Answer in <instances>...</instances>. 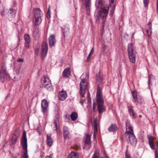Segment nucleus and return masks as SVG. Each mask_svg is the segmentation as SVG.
Returning a JSON list of instances; mask_svg holds the SVG:
<instances>
[{
	"mask_svg": "<svg viewBox=\"0 0 158 158\" xmlns=\"http://www.w3.org/2000/svg\"><path fill=\"white\" fill-rule=\"evenodd\" d=\"M95 6L97 8L101 9L98 12V17H101L102 18V24H104L108 14L109 6L107 5H103L100 0H96Z\"/></svg>",
	"mask_w": 158,
	"mask_h": 158,
	"instance_id": "f257e3e1",
	"label": "nucleus"
},
{
	"mask_svg": "<svg viewBox=\"0 0 158 158\" xmlns=\"http://www.w3.org/2000/svg\"><path fill=\"white\" fill-rule=\"evenodd\" d=\"M126 138L128 142L135 146L137 143V139L133 133V128L128 122L126 123Z\"/></svg>",
	"mask_w": 158,
	"mask_h": 158,
	"instance_id": "f03ea898",
	"label": "nucleus"
},
{
	"mask_svg": "<svg viewBox=\"0 0 158 158\" xmlns=\"http://www.w3.org/2000/svg\"><path fill=\"white\" fill-rule=\"evenodd\" d=\"M97 104L94 102L93 103V110L95 112L96 107L98 105V110L99 114L102 113L105 110V107L104 106V100L102 97L101 91L99 90H97L96 94Z\"/></svg>",
	"mask_w": 158,
	"mask_h": 158,
	"instance_id": "7ed1b4c3",
	"label": "nucleus"
},
{
	"mask_svg": "<svg viewBox=\"0 0 158 158\" xmlns=\"http://www.w3.org/2000/svg\"><path fill=\"white\" fill-rule=\"evenodd\" d=\"M21 144L22 148L23 150L24 151L23 154L21 156V158H28L27 149V139L26 137V132L25 131L23 133Z\"/></svg>",
	"mask_w": 158,
	"mask_h": 158,
	"instance_id": "20e7f679",
	"label": "nucleus"
},
{
	"mask_svg": "<svg viewBox=\"0 0 158 158\" xmlns=\"http://www.w3.org/2000/svg\"><path fill=\"white\" fill-rule=\"evenodd\" d=\"M34 18L33 19V22L35 25H38L41 23V17L43 16V13L39 8L33 9Z\"/></svg>",
	"mask_w": 158,
	"mask_h": 158,
	"instance_id": "39448f33",
	"label": "nucleus"
},
{
	"mask_svg": "<svg viewBox=\"0 0 158 158\" xmlns=\"http://www.w3.org/2000/svg\"><path fill=\"white\" fill-rule=\"evenodd\" d=\"M135 48L133 44L130 43L129 44L128 47V53L130 61L132 63H135Z\"/></svg>",
	"mask_w": 158,
	"mask_h": 158,
	"instance_id": "423d86ee",
	"label": "nucleus"
},
{
	"mask_svg": "<svg viewBox=\"0 0 158 158\" xmlns=\"http://www.w3.org/2000/svg\"><path fill=\"white\" fill-rule=\"evenodd\" d=\"M41 83L45 89L49 91L53 89V87L49 78L46 76H44L41 78Z\"/></svg>",
	"mask_w": 158,
	"mask_h": 158,
	"instance_id": "0eeeda50",
	"label": "nucleus"
},
{
	"mask_svg": "<svg viewBox=\"0 0 158 158\" xmlns=\"http://www.w3.org/2000/svg\"><path fill=\"white\" fill-rule=\"evenodd\" d=\"M87 86V83L85 79H82L80 83V93L82 97L84 96L86 93V89Z\"/></svg>",
	"mask_w": 158,
	"mask_h": 158,
	"instance_id": "6e6552de",
	"label": "nucleus"
},
{
	"mask_svg": "<svg viewBox=\"0 0 158 158\" xmlns=\"http://www.w3.org/2000/svg\"><path fill=\"white\" fill-rule=\"evenodd\" d=\"M48 50V45L46 42H44L41 47V57L44 58L46 56Z\"/></svg>",
	"mask_w": 158,
	"mask_h": 158,
	"instance_id": "1a4fd4ad",
	"label": "nucleus"
},
{
	"mask_svg": "<svg viewBox=\"0 0 158 158\" xmlns=\"http://www.w3.org/2000/svg\"><path fill=\"white\" fill-rule=\"evenodd\" d=\"M48 106V103L46 99L43 100L41 102L42 111L44 113L47 112Z\"/></svg>",
	"mask_w": 158,
	"mask_h": 158,
	"instance_id": "9d476101",
	"label": "nucleus"
},
{
	"mask_svg": "<svg viewBox=\"0 0 158 158\" xmlns=\"http://www.w3.org/2000/svg\"><path fill=\"white\" fill-rule=\"evenodd\" d=\"M67 96L66 92L64 90H62L58 94V98L60 100L64 101L65 100Z\"/></svg>",
	"mask_w": 158,
	"mask_h": 158,
	"instance_id": "9b49d317",
	"label": "nucleus"
},
{
	"mask_svg": "<svg viewBox=\"0 0 158 158\" xmlns=\"http://www.w3.org/2000/svg\"><path fill=\"white\" fill-rule=\"evenodd\" d=\"M48 40L49 46L51 47L54 46L56 42L55 36L53 35H51Z\"/></svg>",
	"mask_w": 158,
	"mask_h": 158,
	"instance_id": "f8f14e48",
	"label": "nucleus"
},
{
	"mask_svg": "<svg viewBox=\"0 0 158 158\" xmlns=\"http://www.w3.org/2000/svg\"><path fill=\"white\" fill-rule=\"evenodd\" d=\"M91 135L85 134V145L86 146H87L88 149H89L90 148L91 141H90Z\"/></svg>",
	"mask_w": 158,
	"mask_h": 158,
	"instance_id": "ddd939ff",
	"label": "nucleus"
},
{
	"mask_svg": "<svg viewBox=\"0 0 158 158\" xmlns=\"http://www.w3.org/2000/svg\"><path fill=\"white\" fill-rule=\"evenodd\" d=\"M147 33L149 37L151 36L152 33V23L149 22L146 28Z\"/></svg>",
	"mask_w": 158,
	"mask_h": 158,
	"instance_id": "4468645a",
	"label": "nucleus"
},
{
	"mask_svg": "<svg viewBox=\"0 0 158 158\" xmlns=\"http://www.w3.org/2000/svg\"><path fill=\"white\" fill-rule=\"evenodd\" d=\"M71 74V71L70 69L69 68H65L64 70L62 75L65 78H68Z\"/></svg>",
	"mask_w": 158,
	"mask_h": 158,
	"instance_id": "2eb2a0df",
	"label": "nucleus"
},
{
	"mask_svg": "<svg viewBox=\"0 0 158 158\" xmlns=\"http://www.w3.org/2000/svg\"><path fill=\"white\" fill-rule=\"evenodd\" d=\"M64 136L65 138L69 139L70 138L69 135V132L68 127L66 126H64L63 128Z\"/></svg>",
	"mask_w": 158,
	"mask_h": 158,
	"instance_id": "dca6fc26",
	"label": "nucleus"
},
{
	"mask_svg": "<svg viewBox=\"0 0 158 158\" xmlns=\"http://www.w3.org/2000/svg\"><path fill=\"white\" fill-rule=\"evenodd\" d=\"M94 138L95 139L96 137V135L98 131V123L97 119H94Z\"/></svg>",
	"mask_w": 158,
	"mask_h": 158,
	"instance_id": "f3484780",
	"label": "nucleus"
},
{
	"mask_svg": "<svg viewBox=\"0 0 158 158\" xmlns=\"http://www.w3.org/2000/svg\"><path fill=\"white\" fill-rule=\"evenodd\" d=\"M62 30L64 34V36H65L68 33H69V26L68 24H66L64 27H61Z\"/></svg>",
	"mask_w": 158,
	"mask_h": 158,
	"instance_id": "a211bd4d",
	"label": "nucleus"
},
{
	"mask_svg": "<svg viewBox=\"0 0 158 158\" xmlns=\"http://www.w3.org/2000/svg\"><path fill=\"white\" fill-rule=\"evenodd\" d=\"M0 74V78L2 82L9 78V76L7 73H1Z\"/></svg>",
	"mask_w": 158,
	"mask_h": 158,
	"instance_id": "6ab92c4d",
	"label": "nucleus"
},
{
	"mask_svg": "<svg viewBox=\"0 0 158 158\" xmlns=\"http://www.w3.org/2000/svg\"><path fill=\"white\" fill-rule=\"evenodd\" d=\"M47 144L48 146L51 147L53 143V140L51 137L48 135L47 136Z\"/></svg>",
	"mask_w": 158,
	"mask_h": 158,
	"instance_id": "aec40b11",
	"label": "nucleus"
},
{
	"mask_svg": "<svg viewBox=\"0 0 158 158\" xmlns=\"http://www.w3.org/2000/svg\"><path fill=\"white\" fill-rule=\"evenodd\" d=\"M118 127L115 124H112L111 126L108 128V130L109 131H114L117 130Z\"/></svg>",
	"mask_w": 158,
	"mask_h": 158,
	"instance_id": "412c9836",
	"label": "nucleus"
},
{
	"mask_svg": "<svg viewBox=\"0 0 158 158\" xmlns=\"http://www.w3.org/2000/svg\"><path fill=\"white\" fill-rule=\"evenodd\" d=\"M128 110L129 112L130 115L133 117V118H135L136 117V115L134 112L133 109L132 107H128Z\"/></svg>",
	"mask_w": 158,
	"mask_h": 158,
	"instance_id": "4be33fe9",
	"label": "nucleus"
},
{
	"mask_svg": "<svg viewBox=\"0 0 158 158\" xmlns=\"http://www.w3.org/2000/svg\"><path fill=\"white\" fill-rule=\"evenodd\" d=\"M81 1L83 2L84 0H81ZM85 5L86 10L87 11H89V7L90 5V0H85Z\"/></svg>",
	"mask_w": 158,
	"mask_h": 158,
	"instance_id": "5701e85b",
	"label": "nucleus"
},
{
	"mask_svg": "<svg viewBox=\"0 0 158 158\" xmlns=\"http://www.w3.org/2000/svg\"><path fill=\"white\" fill-rule=\"evenodd\" d=\"M70 117L72 120L74 121L76 120L77 118V114L76 112H72L70 115Z\"/></svg>",
	"mask_w": 158,
	"mask_h": 158,
	"instance_id": "b1692460",
	"label": "nucleus"
},
{
	"mask_svg": "<svg viewBox=\"0 0 158 158\" xmlns=\"http://www.w3.org/2000/svg\"><path fill=\"white\" fill-rule=\"evenodd\" d=\"M59 123V120L57 118H56L55 119L54 121V124L55 127L56 128V131L58 133H59L60 132V131L59 128L57 126V124Z\"/></svg>",
	"mask_w": 158,
	"mask_h": 158,
	"instance_id": "393cba45",
	"label": "nucleus"
},
{
	"mask_svg": "<svg viewBox=\"0 0 158 158\" xmlns=\"http://www.w3.org/2000/svg\"><path fill=\"white\" fill-rule=\"evenodd\" d=\"M68 158H78V156L76 152H72L69 154Z\"/></svg>",
	"mask_w": 158,
	"mask_h": 158,
	"instance_id": "a878e982",
	"label": "nucleus"
},
{
	"mask_svg": "<svg viewBox=\"0 0 158 158\" xmlns=\"http://www.w3.org/2000/svg\"><path fill=\"white\" fill-rule=\"evenodd\" d=\"M133 96V101L134 102H138V100L137 97V94L136 92L133 91L132 92Z\"/></svg>",
	"mask_w": 158,
	"mask_h": 158,
	"instance_id": "bb28decb",
	"label": "nucleus"
},
{
	"mask_svg": "<svg viewBox=\"0 0 158 158\" xmlns=\"http://www.w3.org/2000/svg\"><path fill=\"white\" fill-rule=\"evenodd\" d=\"M18 139V137L15 134H14L11 139V143L12 144H15Z\"/></svg>",
	"mask_w": 158,
	"mask_h": 158,
	"instance_id": "cd10ccee",
	"label": "nucleus"
},
{
	"mask_svg": "<svg viewBox=\"0 0 158 158\" xmlns=\"http://www.w3.org/2000/svg\"><path fill=\"white\" fill-rule=\"evenodd\" d=\"M148 142L150 148L152 149H155V146L154 143L152 142L150 138H148Z\"/></svg>",
	"mask_w": 158,
	"mask_h": 158,
	"instance_id": "c85d7f7f",
	"label": "nucleus"
},
{
	"mask_svg": "<svg viewBox=\"0 0 158 158\" xmlns=\"http://www.w3.org/2000/svg\"><path fill=\"white\" fill-rule=\"evenodd\" d=\"M103 52L105 54L109 53V50L107 48V47L105 45H104L103 46Z\"/></svg>",
	"mask_w": 158,
	"mask_h": 158,
	"instance_id": "c756f323",
	"label": "nucleus"
},
{
	"mask_svg": "<svg viewBox=\"0 0 158 158\" xmlns=\"http://www.w3.org/2000/svg\"><path fill=\"white\" fill-rule=\"evenodd\" d=\"M16 10L12 8L10 9V10L9 11L8 13L11 16H13L15 15L16 13Z\"/></svg>",
	"mask_w": 158,
	"mask_h": 158,
	"instance_id": "7c9ffc66",
	"label": "nucleus"
},
{
	"mask_svg": "<svg viewBox=\"0 0 158 158\" xmlns=\"http://www.w3.org/2000/svg\"><path fill=\"white\" fill-rule=\"evenodd\" d=\"M96 78L97 81L98 82H100L102 79V78L100 74L97 75Z\"/></svg>",
	"mask_w": 158,
	"mask_h": 158,
	"instance_id": "2f4dec72",
	"label": "nucleus"
},
{
	"mask_svg": "<svg viewBox=\"0 0 158 158\" xmlns=\"http://www.w3.org/2000/svg\"><path fill=\"white\" fill-rule=\"evenodd\" d=\"M24 39L26 42H30V36L28 35H25L24 36Z\"/></svg>",
	"mask_w": 158,
	"mask_h": 158,
	"instance_id": "473e14b6",
	"label": "nucleus"
},
{
	"mask_svg": "<svg viewBox=\"0 0 158 158\" xmlns=\"http://www.w3.org/2000/svg\"><path fill=\"white\" fill-rule=\"evenodd\" d=\"M98 157L99 155L98 152L95 151L94 154L92 158H98Z\"/></svg>",
	"mask_w": 158,
	"mask_h": 158,
	"instance_id": "72a5a7b5",
	"label": "nucleus"
},
{
	"mask_svg": "<svg viewBox=\"0 0 158 158\" xmlns=\"http://www.w3.org/2000/svg\"><path fill=\"white\" fill-rule=\"evenodd\" d=\"M152 75H149L148 77V83L149 85H150V84L151 83V79L152 78Z\"/></svg>",
	"mask_w": 158,
	"mask_h": 158,
	"instance_id": "f704fd0d",
	"label": "nucleus"
},
{
	"mask_svg": "<svg viewBox=\"0 0 158 158\" xmlns=\"http://www.w3.org/2000/svg\"><path fill=\"white\" fill-rule=\"evenodd\" d=\"M50 11L49 8H48V11L47 13V17L48 18H49L50 17Z\"/></svg>",
	"mask_w": 158,
	"mask_h": 158,
	"instance_id": "c9c22d12",
	"label": "nucleus"
},
{
	"mask_svg": "<svg viewBox=\"0 0 158 158\" xmlns=\"http://www.w3.org/2000/svg\"><path fill=\"white\" fill-rule=\"evenodd\" d=\"M148 0H143V3L145 7L148 6Z\"/></svg>",
	"mask_w": 158,
	"mask_h": 158,
	"instance_id": "e433bc0d",
	"label": "nucleus"
},
{
	"mask_svg": "<svg viewBox=\"0 0 158 158\" xmlns=\"http://www.w3.org/2000/svg\"><path fill=\"white\" fill-rule=\"evenodd\" d=\"M1 13H0L1 15L2 16H4L5 15V8L1 9Z\"/></svg>",
	"mask_w": 158,
	"mask_h": 158,
	"instance_id": "4c0bfd02",
	"label": "nucleus"
},
{
	"mask_svg": "<svg viewBox=\"0 0 158 158\" xmlns=\"http://www.w3.org/2000/svg\"><path fill=\"white\" fill-rule=\"evenodd\" d=\"M155 156L156 158H158V150L156 149V150L155 152Z\"/></svg>",
	"mask_w": 158,
	"mask_h": 158,
	"instance_id": "58836bf2",
	"label": "nucleus"
},
{
	"mask_svg": "<svg viewBox=\"0 0 158 158\" xmlns=\"http://www.w3.org/2000/svg\"><path fill=\"white\" fill-rule=\"evenodd\" d=\"M38 30H35V31H34L33 32V35L34 36H36L38 34Z\"/></svg>",
	"mask_w": 158,
	"mask_h": 158,
	"instance_id": "ea45409f",
	"label": "nucleus"
},
{
	"mask_svg": "<svg viewBox=\"0 0 158 158\" xmlns=\"http://www.w3.org/2000/svg\"><path fill=\"white\" fill-rule=\"evenodd\" d=\"M94 48H92L89 54V56H91V55H92L94 53Z\"/></svg>",
	"mask_w": 158,
	"mask_h": 158,
	"instance_id": "a19ab883",
	"label": "nucleus"
},
{
	"mask_svg": "<svg viewBox=\"0 0 158 158\" xmlns=\"http://www.w3.org/2000/svg\"><path fill=\"white\" fill-rule=\"evenodd\" d=\"M4 65H2V68L3 69V73H7L6 71V69L5 68H4Z\"/></svg>",
	"mask_w": 158,
	"mask_h": 158,
	"instance_id": "79ce46f5",
	"label": "nucleus"
},
{
	"mask_svg": "<svg viewBox=\"0 0 158 158\" xmlns=\"http://www.w3.org/2000/svg\"><path fill=\"white\" fill-rule=\"evenodd\" d=\"M24 61V60L22 59L18 58L17 60V61L18 62H23Z\"/></svg>",
	"mask_w": 158,
	"mask_h": 158,
	"instance_id": "37998d69",
	"label": "nucleus"
},
{
	"mask_svg": "<svg viewBox=\"0 0 158 158\" xmlns=\"http://www.w3.org/2000/svg\"><path fill=\"white\" fill-rule=\"evenodd\" d=\"M30 42H26L25 43V46L26 47H28L29 46V43Z\"/></svg>",
	"mask_w": 158,
	"mask_h": 158,
	"instance_id": "c03bdc74",
	"label": "nucleus"
},
{
	"mask_svg": "<svg viewBox=\"0 0 158 158\" xmlns=\"http://www.w3.org/2000/svg\"><path fill=\"white\" fill-rule=\"evenodd\" d=\"M85 102V100L81 99L80 100V103H81L82 105L83 103Z\"/></svg>",
	"mask_w": 158,
	"mask_h": 158,
	"instance_id": "a18cd8bd",
	"label": "nucleus"
},
{
	"mask_svg": "<svg viewBox=\"0 0 158 158\" xmlns=\"http://www.w3.org/2000/svg\"><path fill=\"white\" fill-rule=\"evenodd\" d=\"M39 51V49L38 48H36L35 49V53L36 54V55L38 54V52Z\"/></svg>",
	"mask_w": 158,
	"mask_h": 158,
	"instance_id": "49530a36",
	"label": "nucleus"
},
{
	"mask_svg": "<svg viewBox=\"0 0 158 158\" xmlns=\"http://www.w3.org/2000/svg\"><path fill=\"white\" fill-rule=\"evenodd\" d=\"M90 56H89V54L87 58L86 61L87 62H88L89 61V60L90 59Z\"/></svg>",
	"mask_w": 158,
	"mask_h": 158,
	"instance_id": "de8ad7c7",
	"label": "nucleus"
},
{
	"mask_svg": "<svg viewBox=\"0 0 158 158\" xmlns=\"http://www.w3.org/2000/svg\"><path fill=\"white\" fill-rule=\"evenodd\" d=\"M70 116L69 114H66L65 115V117L67 118H68V119H69Z\"/></svg>",
	"mask_w": 158,
	"mask_h": 158,
	"instance_id": "09e8293b",
	"label": "nucleus"
},
{
	"mask_svg": "<svg viewBox=\"0 0 158 158\" xmlns=\"http://www.w3.org/2000/svg\"><path fill=\"white\" fill-rule=\"evenodd\" d=\"M52 158V155L51 154H50L49 156H47L45 157V158Z\"/></svg>",
	"mask_w": 158,
	"mask_h": 158,
	"instance_id": "8fccbe9b",
	"label": "nucleus"
},
{
	"mask_svg": "<svg viewBox=\"0 0 158 158\" xmlns=\"http://www.w3.org/2000/svg\"><path fill=\"white\" fill-rule=\"evenodd\" d=\"M41 156L42 157H44V153H42L41 154Z\"/></svg>",
	"mask_w": 158,
	"mask_h": 158,
	"instance_id": "3c124183",
	"label": "nucleus"
},
{
	"mask_svg": "<svg viewBox=\"0 0 158 158\" xmlns=\"http://www.w3.org/2000/svg\"><path fill=\"white\" fill-rule=\"evenodd\" d=\"M126 158H131L130 156L127 155V154L126 155Z\"/></svg>",
	"mask_w": 158,
	"mask_h": 158,
	"instance_id": "603ef678",
	"label": "nucleus"
},
{
	"mask_svg": "<svg viewBox=\"0 0 158 158\" xmlns=\"http://www.w3.org/2000/svg\"><path fill=\"white\" fill-rule=\"evenodd\" d=\"M157 13H158V1L157 3Z\"/></svg>",
	"mask_w": 158,
	"mask_h": 158,
	"instance_id": "864d4df0",
	"label": "nucleus"
},
{
	"mask_svg": "<svg viewBox=\"0 0 158 158\" xmlns=\"http://www.w3.org/2000/svg\"><path fill=\"white\" fill-rule=\"evenodd\" d=\"M4 8V7H0V13H1V9H2V8Z\"/></svg>",
	"mask_w": 158,
	"mask_h": 158,
	"instance_id": "5fc2aeb1",
	"label": "nucleus"
},
{
	"mask_svg": "<svg viewBox=\"0 0 158 158\" xmlns=\"http://www.w3.org/2000/svg\"><path fill=\"white\" fill-rule=\"evenodd\" d=\"M155 144L158 147V142L156 143Z\"/></svg>",
	"mask_w": 158,
	"mask_h": 158,
	"instance_id": "6e6d98bb",
	"label": "nucleus"
},
{
	"mask_svg": "<svg viewBox=\"0 0 158 158\" xmlns=\"http://www.w3.org/2000/svg\"><path fill=\"white\" fill-rule=\"evenodd\" d=\"M111 2L112 3H113L114 2V0H111Z\"/></svg>",
	"mask_w": 158,
	"mask_h": 158,
	"instance_id": "4d7b16f0",
	"label": "nucleus"
},
{
	"mask_svg": "<svg viewBox=\"0 0 158 158\" xmlns=\"http://www.w3.org/2000/svg\"><path fill=\"white\" fill-rule=\"evenodd\" d=\"M115 8V6H114L113 7V10H114V9Z\"/></svg>",
	"mask_w": 158,
	"mask_h": 158,
	"instance_id": "13d9d810",
	"label": "nucleus"
},
{
	"mask_svg": "<svg viewBox=\"0 0 158 158\" xmlns=\"http://www.w3.org/2000/svg\"><path fill=\"white\" fill-rule=\"evenodd\" d=\"M106 155V154H104V157H106V155Z\"/></svg>",
	"mask_w": 158,
	"mask_h": 158,
	"instance_id": "bf43d9fd",
	"label": "nucleus"
},
{
	"mask_svg": "<svg viewBox=\"0 0 158 158\" xmlns=\"http://www.w3.org/2000/svg\"><path fill=\"white\" fill-rule=\"evenodd\" d=\"M102 158H103L102 157Z\"/></svg>",
	"mask_w": 158,
	"mask_h": 158,
	"instance_id": "052dcab7",
	"label": "nucleus"
}]
</instances>
